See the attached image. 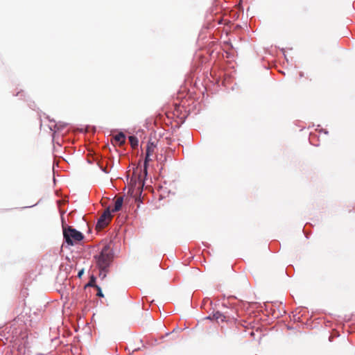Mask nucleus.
<instances>
[{"label":"nucleus","mask_w":355,"mask_h":355,"mask_svg":"<svg viewBox=\"0 0 355 355\" xmlns=\"http://www.w3.org/2000/svg\"><path fill=\"white\" fill-rule=\"evenodd\" d=\"M114 252L112 249L105 245L101 249L100 253L94 256L98 268H108L113 260Z\"/></svg>","instance_id":"1"},{"label":"nucleus","mask_w":355,"mask_h":355,"mask_svg":"<svg viewBox=\"0 0 355 355\" xmlns=\"http://www.w3.org/2000/svg\"><path fill=\"white\" fill-rule=\"evenodd\" d=\"M44 119L49 122V124L47 125L49 129L53 132L52 134V141L53 144H56L58 147H61V144L59 141V137H60V127L57 123H55L54 120H51L49 119V116L44 114L43 115ZM54 148H55V146H54Z\"/></svg>","instance_id":"2"},{"label":"nucleus","mask_w":355,"mask_h":355,"mask_svg":"<svg viewBox=\"0 0 355 355\" xmlns=\"http://www.w3.org/2000/svg\"><path fill=\"white\" fill-rule=\"evenodd\" d=\"M84 238L85 236L81 232L68 225V246H73L79 243Z\"/></svg>","instance_id":"3"},{"label":"nucleus","mask_w":355,"mask_h":355,"mask_svg":"<svg viewBox=\"0 0 355 355\" xmlns=\"http://www.w3.org/2000/svg\"><path fill=\"white\" fill-rule=\"evenodd\" d=\"M112 218L111 211L110 207H107L98 219L96 228L98 230L103 229L109 224Z\"/></svg>","instance_id":"4"},{"label":"nucleus","mask_w":355,"mask_h":355,"mask_svg":"<svg viewBox=\"0 0 355 355\" xmlns=\"http://www.w3.org/2000/svg\"><path fill=\"white\" fill-rule=\"evenodd\" d=\"M60 213V217H61V221H62V234H63V243L62 245L61 248H64L65 247V245L67 243V225L64 222V211H62L60 208H59Z\"/></svg>","instance_id":"5"},{"label":"nucleus","mask_w":355,"mask_h":355,"mask_svg":"<svg viewBox=\"0 0 355 355\" xmlns=\"http://www.w3.org/2000/svg\"><path fill=\"white\" fill-rule=\"evenodd\" d=\"M67 279V272L65 271L64 266H60V271L57 276V282L63 285L64 288H66L64 281Z\"/></svg>","instance_id":"6"},{"label":"nucleus","mask_w":355,"mask_h":355,"mask_svg":"<svg viewBox=\"0 0 355 355\" xmlns=\"http://www.w3.org/2000/svg\"><path fill=\"white\" fill-rule=\"evenodd\" d=\"M212 318H214V320H216L217 322H225L226 320V316L220 311L214 313Z\"/></svg>","instance_id":"7"},{"label":"nucleus","mask_w":355,"mask_h":355,"mask_svg":"<svg viewBox=\"0 0 355 355\" xmlns=\"http://www.w3.org/2000/svg\"><path fill=\"white\" fill-rule=\"evenodd\" d=\"M123 198L119 197L116 199L114 203V207L112 209V212H116L119 211L121 209L122 205H123Z\"/></svg>","instance_id":"8"},{"label":"nucleus","mask_w":355,"mask_h":355,"mask_svg":"<svg viewBox=\"0 0 355 355\" xmlns=\"http://www.w3.org/2000/svg\"><path fill=\"white\" fill-rule=\"evenodd\" d=\"M128 139H129V141L130 143L132 148H136L139 144V141H138L137 137L135 135H131L129 137Z\"/></svg>","instance_id":"9"},{"label":"nucleus","mask_w":355,"mask_h":355,"mask_svg":"<svg viewBox=\"0 0 355 355\" xmlns=\"http://www.w3.org/2000/svg\"><path fill=\"white\" fill-rule=\"evenodd\" d=\"M114 139L116 141H118L120 144H123L125 141V135L123 132H119L116 135H115Z\"/></svg>","instance_id":"10"},{"label":"nucleus","mask_w":355,"mask_h":355,"mask_svg":"<svg viewBox=\"0 0 355 355\" xmlns=\"http://www.w3.org/2000/svg\"><path fill=\"white\" fill-rule=\"evenodd\" d=\"M96 277L94 275H92L90 277L89 282L85 285V287L90 286V287H95L96 286H98L96 284Z\"/></svg>","instance_id":"11"},{"label":"nucleus","mask_w":355,"mask_h":355,"mask_svg":"<svg viewBox=\"0 0 355 355\" xmlns=\"http://www.w3.org/2000/svg\"><path fill=\"white\" fill-rule=\"evenodd\" d=\"M153 150H154V146L153 144H148L147 146V148H146V155H147V157H150L152 153H153Z\"/></svg>","instance_id":"12"},{"label":"nucleus","mask_w":355,"mask_h":355,"mask_svg":"<svg viewBox=\"0 0 355 355\" xmlns=\"http://www.w3.org/2000/svg\"><path fill=\"white\" fill-rule=\"evenodd\" d=\"M107 271H108V268H105V269L99 268V277L102 279H103L106 277Z\"/></svg>","instance_id":"13"},{"label":"nucleus","mask_w":355,"mask_h":355,"mask_svg":"<svg viewBox=\"0 0 355 355\" xmlns=\"http://www.w3.org/2000/svg\"><path fill=\"white\" fill-rule=\"evenodd\" d=\"M150 160V157H147V155H146L145 160H144V172L146 174L147 173V164Z\"/></svg>","instance_id":"14"},{"label":"nucleus","mask_w":355,"mask_h":355,"mask_svg":"<svg viewBox=\"0 0 355 355\" xmlns=\"http://www.w3.org/2000/svg\"><path fill=\"white\" fill-rule=\"evenodd\" d=\"M96 288L97 290V296L103 297V294L101 290V288L99 286H96Z\"/></svg>","instance_id":"15"},{"label":"nucleus","mask_w":355,"mask_h":355,"mask_svg":"<svg viewBox=\"0 0 355 355\" xmlns=\"http://www.w3.org/2000/svg\"><path fill=\"white\" fill-rule=\"evenodd\" d=\"M83 273H84V269H83V268H82V269H80V270H78V274H77V276H78L79 278H80V277H82V275H83Z\"/></svg>","instance_id":"16"},{"label":"nucleus","mask_w":355,"mask_h":355,"mask_svg":"<svg viewBox=\"0 0 355 355\" xmlns=\"http://www.w3.org/2000/svg\"><path fill=\"white\" fill-rule=\"evenodd\" d=\"M68 266H69V267H70V268H71V270H70L69 271L68 270V275H69V274H71V270H72V268H73V264L71 263V264H70V265H69V264L68 263Z\"/></svg>","instance_id":"17"},{"label":"nucleus","mask_w":355,"mask_h":355,"mask_svg":"<svg viewBox=\"0 0 355 355\" xmlns=\"http://www.w3.org/2000/svg\"><path fill=\"white\" fill-rule=\"evenodd\" d=\"M206 319H208V320H214V318H212V315H209V316L206 317L205 318Z\"/></svg>","instance_id":"18"},{"label":"nucleus","mask_w":355,"mask_h":355,"mask_svg":"<svg viewBox=\"0 0 355 355\" xmlns=\"http://www.w3.org/2000/svg\"><path fill=\"white\" fill-rule=\"evenodd\" d=\"M44 122H45V121H44V120H43V119H41V123H40V126H41V127H42L43 125H44Z\"/></svg>","instance_id":"19"},{"label":"nucleus","mask_w":355,"mask_h":355,"mask_svg":"<svg viewBox=\"0 0 355 355\" xmlns=\"http://www.w3.org/2000/svg\"><path fill=\"white\" fill-rule=\"evenodd\" d=\"M102 171H103V172L106 173H107V171L105 170V168H102Z\"/></svg>","instance_id":"20"},{"label":"nucleus","mask_w":355,"mask_h":355,"mask_svg":"<svg viewBox=\"0 0 355 355\" xmlns=\"http://www.w3.org/2000/svg\"><path fill=\"white\" fill-rule=\"evenodd\" d=\"M324 134H328V132L326 130H324Z\"/></svg>","instance_id":"21"},{"label":"nucleus","mask_w":355,"mask_h":355,"mask_svg":"<svg viewBox=\"0 0 355 355\" xmlns=\"http://www.w3.org/2000/svg\"><path fill=\"white\" fill-rule=\"evenodd\" d=\"M66 303H67L66 302H64L63 303V306H65Z\"/></svg>","instance_id":"22"}]
</instances>
